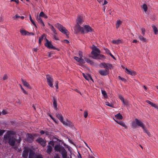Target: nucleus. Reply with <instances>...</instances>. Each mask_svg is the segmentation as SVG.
<instances>
[{"mask_svg": "<svg viewBox=\"0 0 158 158\" xmlns=\"http://www.w3.org/2000/svg\"><path fill=\"white\" fill-rule=\"evenodd\" d=\"M4 139L5 143H8L10 146H14L16 141L14 132L7 131L4 136Z\"/></svg>", "mask_w": 158, "mask_h": 158, "instance_id": "nucleus-1", "label": "nucleus"}, {"mask_svg": "<svg viewBox=\"0 0 158 158\" xmlns=\"http://www.w3.org/2000/svg\"><path fill=\"white\" fill-rule=\"evenodd\" d=\"M92 50L91 54L93 55L92 58L94 59H101V58H104L105 56L103 55H100V50L94 45H93L91 47Z\"/></svg>", "mask_w": 158, "mask_h": 158, "instance_id": "nucleus-2", "label": "nucleus"}, {"mask_svg": "<svg viewBox=\"0 0 158 158\" xmlns=\"http://www.w3.org/2000/svg\"><path fill=\"white\" fill-rule=\"evenodd\" d=\"M28 153H29V158H33L34 157V151L28 148H25L23 152L22 156L23 158H27Z\"/></svg>", "mask_w": 158, "mask_h": 158, "instance_id": "nucleus-3", "label": "nucleus"}, {"mask_svg": "<svg viewBox=\"0 0 158 158\" xmlns=\"http://www.w3.org/2000/svg\"><path fill=\"white\" fill-rule=\"evenodd\" d=\"M55 27L57 28L62 33L67 35L69 34V32L66 28L60 24L57 23L55 25Z\"/></svg>", "mask_w": 158, "mask_h": 158, "instance_id": "nucleus-4", "label": "nucleus"}, {"mask_svg": "<svg viewBox=\"0 0 158 158\" xmlns=\"http://www.w3.org/2000/svg\"><path fill=\"white\" fill-rule=\"evenodd\" d=\"M135 123L133 122L132 123L131 126L133 128H136L137 126H139L141 127L144 126L143 123L141 121L139 120L137 118L135 119Z\"/></svg>", "mask_w": 158, "mask_h": 158, "instance_id": "nucleus-5", "label": "nucleus"}, {"mask_svg": "<svg viewBox=\"0 0 158 158\" xmlns=\"http://www.w3.org/2000/svg\"><path fill=\"white\" fill-rule=\"evenodd\" d=\"M46 78L48 85L52 88H53L54 86L53 85V80L52 77L50 75H48L46 76Z\"/></svg>", "mask_w": 158, "mask_h": 158, "instance_id": "nucleus-6", "label": "nucleus"}, {"mask_svg": "<svg viewBox=\"0 0 158 158\" xmlns=\"http://www.w3.org/2000/svg\"><path fill=\"white\" fill-rule=\"evenodd\" d=\"M99 66L101 68H104L108 70L109 69H111L112 68V65L109 63H101L99 64Z\"/></svg>", "mask_w": 158, "mask_h": 158, "instance_id": "nucleus-7", "label": "nucleus"}, {"mask_svg": "<svg viewBox=\"0 0 158 158\" xmlns=\"http://www.w3.org/2000/svg\"><path fill=\"white\" fill-rule=\"evenodd\" d=\"M74 30L76 33H77L80 31H81L83 33H84V28L82 27H81L80 26V25L77 24L75 27Z\"/></svg>", "mask_w": 158, "mask_h": 158, "instance_id": "nucleus-8", "label": "nucleus"}, {"mask_svg": "<svg viewBox=\"0 0 158 158\" xmlns=\"http://www.w3.org/2000/svg\"><path fill=\"white\" fill-rule=\"evenodd\" d=\"M61 123L64 125L71 127L73 129L74 128V125L71 122L69 121H67V122H65L63 120V121L61 122Z\"/></svg>", "mask_w": 158, "mask_h": 158, "instance_id": "nucleus-9", "label": "nucleus"}, {"mask_svg": "<svg viewBox=\"0 0 158 158\" xmlns=\"http://www.w3.org/2000/svg\"><path fill=\"white\" fill-rule=\"evenodd\" d=\"M62 155L63 158H67V152L64 147H62L59 152Z\"/></svg>", "mask_w": 158, "mask_h": 158, "instance_id": "nucleus-10", "label": "nucleus"}, {"mask_svg": "<svg viewBox=\"0 0 158 158\" xmlns=\"http://www.w3.org/2000/svg\"><path fill=\"white\" fill-rule=\"evenodd\" d=\"M46 42L45 44V46L50 49H55L56 48L54 47L50 42L47 39H46Z\"/></svg>", "mask_w": 158, "mask_h": 158, "instance_id": "nucleus-11", "label": "nucleus"}, {"mask_svg": "<svg viewBox=\"0 0 158 158\" xmlns=\"http://www.w3.org/2000/svg\"><path fill=\"white\" fill-rule=\"evenodd\" d=\"M36 141L38 143L40 144L43 147L45 146L46 143L45 141L42 138H39L36 140Z\"/></svg>", "mask_w": 158, "mask_h": 158, "instance_id": "nucleus-12", "label": "nucleus"}, {"mask_svg": "<svg viewBox=\"0 0 158 158\" xmlns=\"http://www.w3.org/2000/svg\"><path fill=\"white\" fill-rule=\"evenodd\" d=\"M98 72L102 75L106 76L108 73V69H100L98 70Z\"/></svg>", "mask_w": 158, "mask_h": 158, "instance_id": "nucleus-13", "label": "nucleus"}, {"mask_svg": "<svg viewBox=\"0 0 158 158\" xmlns=\"http://www.w3.org/2000/svg\"><path fill=\"white\" fill-rule=\"evenodd\" d=\"M26 140L28 142H31L33 141V137L31 135L28 134L27 135Z\"/></svg>", "mask_w": 158, "mask_h": 158, "instance_id": "nucleus-14", "label": "nucleus"}, {"mask_svg": "<svg viewBox=\"0 0 158 158\" xmlns=\"http://www.w3.org/2000/svg\"><path fill=\"white\" fill-rule=\"evenodd\" d=\"M84 33H86L88 32H90L92 31V29L89 25H85L84 26Z\"/></svg>", "mask_w": 158, "mask_h": 158, "instance_id": "nucleus-15", "label": "nucleus"}, {"mask_svg": "<svg viewBox=\"0 0 158 158\" xmlns=\"http://www.w3.org/2000/svg\"><path fill=\"white\" fill-rule=\"evenodd\" d=\"M126 73L132 76H134L136 74V72L133 70H131L127 68H126Z\"/></svg>", "mask_w": 158, "mask_h": 158, "instance_id": "nucleus-16", "label": "nucleus"}, {"mask_svg": "<svg viewBox=\"0 0 158 158\" xmlns=\"http://www.w3.org/2000/svg\"><path fill=\"white\" fill-rule=\"evenodd\" d=\"M82 75L85 78L86 80L89 81L90 79L92 81L94 82L93 80L89 75L87 74H85L83 73H82Z\"/></svg>", "mask_w": 158, "mask_h": 158, "instance_id": "nucleus-17", "label": "nucleus"}, {"mask_svg": "<svg viewBox=\"0 0 158 158\" xmlns=\"http://www.w3.org/2000/svg\"><path fill=\"white\" fill-rule=\"evenodd\" d=\"M36 19L39 23L42 24L43 26H44V24L40 16H37Z\"/></svg>", "mask_w": 158, "mask_h": 158, "instance_id": "nucleus-18", "label": "nucleus"}, {"mask_svg": "<svg viewBox=\"0 0 158 158\" xmlns=\"http://www.w3.org/2000/svg\"><path fill=\"white\" fill-rule=\"evenodd\" d=\"M21 80L22 82L23 85L27 87L28 88L31 89V87L30 86V85L27 83L26 81L23 80V79H21Z\"/></svg>", "mask_w": 158, "mask_h": 158, "instance_id": "nucleus-19", "label": "nucleus"}, {"mask_svg": "<svg viewBox=\"0 0 158 158\" xmlns=\"http://www.w3.org/2000/svg\"><path fill=\"white\" fill-rule=\"evenodd\" d=\"M53 105L55 109L57 110V102L56 98L54 97H53Z\"/></svg>", "mask_w": 158, "mask_h": 158, "instance_id": "nucleus-20", "label": "nucleus"}, {"mask_svg": "<svg viewBox=\"0 0 158 158\" xmlns=\"http://www.w3.org/2000/svg\"><path fill=\"white\" fill-rule=\"evenodd\" d=\"M138 38L143 42H147V39L141 35H139Z\"/></svg>", "mask_w": 158, "mask_h": 158, "instance_id": "nucleus-21", "label": "nucleus"}, {"mask_svg": "<svg viewBox=\"0 0 158 158\" xmlns=\"http://www.w3.org/2000/svg\"><path fill=\"white\" fill-rule=\"evenodd\" d=\"M83 22L82 18L80 17H78L77 19V24L80 25Z\"/></svg>", "mask_w": 158, "mask_h": 158, "instance_id": "nucleus-22", "label": "nucleus"}, {"mask_svg": "<svg viewBox=\"0 0 158 158\" xmlns=\"http://www.w3.org/2000/svg\"><path fill=\"white\" fill-rule=\"evenodd\" d=\"M152 27L155 34V35L157 34H158V30L157 27L154 25L152 26Z\"/></svg>", "mask_w": 158, "mask_h": 158, "instance_id": "nucleus-23", "label": "nucleus"}, {"mask_svg": "<svg viewBox=\"0 0 158 158\" xmlns=\"http://www.w3.org/2000/svg\"><path fill=\"white\" fill-rule=\"evenodd\" d=\"M112 43L113 44H118L122 43L121 40L118 39L117 40H113L112 41Z\"/></svg>", "mask_w": 158, "mask_h": 158, "instance_id": "nucleus-24", "label": "nucleus"}, {"mask_svg": "<svg viewBox=\"0 0 158 158\" xmlns=\"http://www.w3.org/2000/svg\"><path fill=\"white\" fill-rule=\"evenodd\" d=\"M52 150V146L50 145L47 146V152L49 154H50Z\"/></svg>", "mask_w": 158, "mask_h": 158, "instance_id": "nucleus-25", "label": "nucleus"}, {"mask_svg": "<svg viewBox=\"0 0 158 158\" xmlns=\"http://www.w3.org/2000/svg\"><path fill=\"white\" fill-rule=\"evenodd\" d=\"M48 25L50 26V28L51 29V31H53V32L56 35H57V33L56 32V30L55 29L53 26L50 24L48 23Z\"/></svg>", "mask_w": 158, "mask_h": 158, "instance_id": "nucleus-26", "label": "nucleus"}, {"mask_svg": "<svg viewBox=\"0 0 158 158\" xmlns=\"http://www.w3.org/2000/svg\"><path fill=\"white\" fill-rule=\"evenodd\" d=\"M122 22L120 20H118L116 21V28L117 29H118L120 26V25L122 24Z\"/></svg>", "mask_w": 158, "mask_h": 158, "instance_id": "nucleus-27", "label": "nucleus"}, {"mask_svg": "<svg viewBox=\"0 0 158 158\" xmlns=\"http://www.w3.org/2000/svg\"><path fill=\"white\" fill-rule=\"evenodd\" d=\"M115 116L116 118L118 119H122L123 118V116L120 113H119L115 115Z\"/></svg>", "mask_w": 158, "mask_h": 158, "instance_id": "nucleus-28", "label": "nucleus"}, {"mask_svg": "<svg viewBox=\"0 0 158 158\" xmlns=\"http://www.w3.org/2000/svg\"><path fill=\"white\" fill-rule=\"evenodd\" d=\"M20 32L21 33L22 35H27L28 31L24 30H20Z\"/></svg>", "mask_w": 158, "mask_h": 158, "instance_id": "nucleus-29", "label": "nucleus"}, {"mask_svg": "<svg viewBox=\"0 0 158 158\" xmlns=\"http://www.w3.org/2000/svg\"><path fill=\"white\" fill-rule=\"evenodd\" d=\"M56 116L60 120L61 122L63 121V117L60 114H56Z\"/></svg>", "mask_w": 158, "mask_h": 158, "instance_id": "nucleus-30", "label": "nucleus"}, {"mask_svg": "<svg viewBox=\"0 0 158 158\" xmlns=\"http://www.w3.org/2000/svg\"><path fill=\"white\" fill-rule=\"evenodd\" d=\"M141 7L144 10V11L146 12L148 10V7L146 4H143L141 6Z\"/></svg>", "mask_w": 158, "mask_h": 158, "instance_id": "nucleus-31", "label": "nucleus"}, {"mask_svg": "<svg viewBox=\"0 0 158 158\" xmlns=\"http://www.w3.org/2000/svg\"><path fill=\"white\" fill-rule=\"evenodd\" d=\"M119 122V124L120 125H121L123 127H124L126 129L127 128V126L125 124L124 122L121 121L120 122Z\"/></svg>", "mask_w": 158, "mask_h": 158, "instance_id": "nucleus-32", "label": "nucleus"}, {"mask_svg": "<svg viewBox=\"0 0 158 158\" xmlns=\"http://www.w3.org/2000/svg\"><path fill=\"white\" fill-rule=\"evenodd\" d=\"M62 147H60L58 145H56L55 147V149L56 151L59 152L61 148H62Z\"/></svg>", "mask_w": 158, "mask_h": 158, "instance_id": "nucleus-33", "label": "nucleus"}, {"mask_svg": "<svg viewBox=\"0 0 158 158\" xmlns=\"http://www.w3.org/2000/svg\"><path fill=\"white\" fill-rule=\"evenodd\" d=\"M142 128L143 129V131L145 132L149 136L150 135V132L148 131L147 129L145 128L144 125L143 127H142Z\"/></svg>", "mask_w": 158, "mask_h": 158, "instance_id": "nucleus-34", "label": "nucleus"}, {"mask_svg": "<svg viewBox=\"0 0 158 158\" xmlns=\"http://www.w3.org/2000/svg\"><path fill=\"white\" fill-rule=\"evenodd\" d=\"M14 18V19H16L17 18H20L22 19H23L24 18V17L23 16H20L19 15L16 14L15 15Z\"/></svg>", "mask_w": 158, "mask_h": 158, "instance_id": "nucleus-35", "label": "nucleus"}, {"mask_svg": "<svg viewBox=\"0 0 158 158\" xmlns=\"http://www.w3.org/2000/svg\"><path fill=\"white\" fill-rule=\"evenodd\" d=\"M39 16L40 17H43L46 19L48 18V16L44 14L43 12H41L40 13Z\"/></svg>", "mask_w": 158, "mask_h": 158, "instance_id": "nucleus-36", "label": "nucleus"}, {"mask_svg": "<svg viewBox=\"0 0 158 158\" xmlns=\"http://www.w3.org/2000/svg\"><path fill=\"white\" fill-rule=\"evenodd\" d=\"M85 60L87 63H89L90 64H93L94 63L92 61L88 58H85Z\"/></svg>", "mask_w": 158, "mask_h": 158, "instance_id": "nucleus-37", "label": "nucleus"}, {"mask_svg": "<svg viewBox=\"0 0 158 158\" xmlns=\"http://www.w3.org/2000/svg\"><path fill=\"white\" fill-rule=\"evenodd\" d=\"M146 102L147 103L149 104L150 105L152 106L153 107L154 106V105L155 104L153 103L152 102L148 100H146Z\"/></svg>", "mask_w": 158, "mask_h": 158, "instance_id": "nucleus-38", "label": "nucleus"}, {"mask_svg": "<svg viewBox=\"0 0 158 158\" xmlns=\"http://www.w3.org/2000/svg\"><path fill=\"white\" fill-rule=\"evenodd\" d=\"M102 93L105 98H107V95L106 91L105 90H102Z\"/></svg>", "mask_w": 158, "mask_h": 158, "instance_id": "nucleus-39", "label": "nucleus"}, {"mask_svg": "<svg viewBox=\"0 0 158 158\" xmlns=\"http://www.w3.org/2000/svg\"><path fill=\"white\" fill-rule=\"evenodd\" d=\"M45 36L44 34H43L39 38V43L41 44V43L42 41L43 40V39L44 37Z\"/></svg>", "mask_w": 158, "mask_h": 158, "instance_id": "nucleus-40", "label": "nucleus"}, {"mask_svg": "<svg viewBox=\"0 0 158 158\" xmlns=\"http://www.w3.org/2000/svg\"><path fill=\"white\" fill-rule=\"evenodd\" d=\"M8 76L7 74H5L2 77V80L3 81L7 80L8 79Z\"/></svg>", "mask_w": 158, "mask_h": 158, "instance_id": "nucleus-41", "label": "nucleus"}, {"mask_svg": "<svg viewBox=\"0 0 158 158\" xmlns=\"http://www.w3.org/2000/svg\"><path fill=\"white\" fill-rule=\"evenodd\" d=\"M29 19H30V21H31V23L33 24V25H34V26H35V27H36V24H35V22H34V21L32 19L31 17V15H29Z\"/></svg>", "mask_w": 158, "mask_h": 158, "instance_id": "nucleus-42", "label": "nucleus"}, {"mask_svg": "<svg viewBox=\"0 0 158 158\" xmlns=\"http://www.w3.org/2000/svg\"><path fill=\"white\" fill-rule=\"evenodd\" d=\"M40 133L41 134V135H42L43 134H45L46 135H48V133L47 131L44 132L43 131H41L40 132Z\"/></svg>", "mask_w": 158, "mask_h": 158, "instance_id": "nucleus-43", "label": "nucleus"}, {"mask_svg": "<svg viewBox=\"0 0 158 158\" xmlns=\"http://www.w3.org/2000/svg\"><path fill=\"white\" fill-rule=\"evenodd\" d=\"M79 62L81 64H84L85 63V60L82 58H80Z\"/></svg>", "mask_w": 158, "mask_h": 158, "instance_id": "nucleus-44", "label": "nucleus"}, {"mask_svg": "<svg viewBox=\"0 0 158 158\" xmlns=\"http://www.w3.org/2000/svg\"><path fill=\"white\" fill-rule=\"evenodd\" d=\"M34 157H33V158H43L42 155H34Z\"/></svg>", "mask_w": 158, "mask_h": 158, "instance_id": "nucleus-45", "label": "nucleus"}, {"mask_svg": "<svg viewBox=\"0 0 158 158\" xmlns=\"http://www.w3.org/2000/svg\"><path fill=\"white\" fill-rule=\"evenodd\" d=\"M141 30L142 31V33L143 35H144L145 32V30L144 28H142L141 29Z\"/></svg>", "mask_w": 158, "mask_h": 158, "instance_id": "nucleus-46", "label": "nucleus"}, {"mask_svg": "<svg viewBox=\"0 0 158 158\" xmlns=\"http://www.w3.org/2000/svg\"><path fill=\"white\" fill-rule=\"evenodd\" d=\"M78 54L80 58L83 57L82 52L79 51L78 52Z\"/></svg>", "mask_w": 158, "mask_h": 158, "instance_id": "nucleus-47", "label": "nucleus"}, {"mask_svg": "<svg viewBox=\"0 0 158 158\" xmlns=\"http://www.w3.org/2000/svg\"><path fill=\"white\" fill-rule=\"evenodd\" d=\"M49 116L56 123H57V121L51 114H49Z\"/></svg>", "mask_w": 158, "mask_h": 158, "instance_id": "nucleus-48", "label": "nucleus"}, {"mask_svg": "<svg viewBox=\"0 0 158 158\" xmlns=\"http://www.w3.org/2000/svg\"><path fill=\"white\" fill-rule=\"evenodd\" d=\"M88 116V112L87 111H84V116L85 118H86Z\"/></svg>", "mask_w": 158, "mask_h": 158, "instance_id": "nucleus-49", "label": "nucleus"}, {"mask_svg": "<svg viewBox=\"0 0 158 158\" xmlns=\"http://www.w3.org/2000/svg\"><path fill=\"white\" fill-rule=\"evenodd\" d=\"M55 86L56 87V89H58V84L59 82L58 81H56L55 82Z\"/></svg>", "mask_w": 158, "mask_h": 158, "instance_id": "nucleus-50", "label": "nucleus"}, {"mask_svg": "<svg viewBox=\"0 0 158 158\" xmlns=\"http://www.w3.org/2000/svg\"><path fill=\"white\" fill-rule=\"evenodd\" d=\"M119 98L121 100L122 102L124 100L123 97L121 95H119Z\"/></svg>", "mask_w": 158, "mask_h": 158, "instance_id": "nucleus-51", "label": "nucleus"}, {"mask_svg": "<svg viewBox=\"0 0 158 158\" xmlns=\"http://www.w3.org/2000/svg\"><path fill=\"white\" fill-rule=\"evenodd\" d=\"M106 105L108 106H109L110 107H112V104H110L109 102H105Z\"/></svg>", "mask_w": 158, "mask_h": 158, "instance_id": "nucleus-52", "label": "nucleus"}, {"mask_svg": "<svg viewBox=\"0 0 158 158\" xmlns=\"http://www.w3.org/2000/svg\"><path fill=\"white\" fill-rule=\"evenodd\" d=\"M74 59L76 60L77 61L79 62V59H80V57L78 58L77 56H74Z\"/></svg>", "mask_w": 158, "mask_h": 158, "instance_id": "nucleus-53", "label": "nucleus"}, {"mask_svg": "<svg viewBox=\"0 0 158 158\" xmlns=\"http://www.w3.org/2000/svg\"><path fill=\"white\" fill-rule=\"evenodd\" d=\"M5 131V130H0V136L2 135Z\"/></svg>", "mask_w": 158, "mask_h": 158, "instance_id": "nucleus-54", "label": "nucleus"}, {"mask_svg": "<svg viewBox=\"0 0 158 158\" xmlns=\"http://www.w3.org/2000/svg\"><path fill=\"white\" fill-rule=\"evenodd\" d=\"M57 35L55 34V35H53V38L55 40H58L59 39H58V37L57 36Z\"/></svg>", "mask_w": 158, "mask_h": 158, "instance_id": "nucleus-55", "label": "nucleus"}, {"mask_svg": "<svg viewBox=\"0 0 158 158\" xmlns=\"http://www.w3.org/2000/svg\"><path fill=\"white\" fill-rule=\"evenodd\" d=\"M105 50L106 52L108 54H109L110 53V50L109 49H108L105 48Z\"/></svg>", "mask_w": 158, "mask_h": 158, "instance_id": "nucleus-56", "label": "nucleus"}, {"mask_svg": "<svg viewBox=\"0 0 158 158\" xmlns=\"http://www.w3.org/2000/svg\"><path fill=\"white\" fill-rule=\"evenodd\" d=\"M118 77L119 79L123 81H124L125 80V79L124 78L121 77L120 76H118Z\"/></svg>", "mask_w": 158, "mask_h": 158, "instance_id": "nucleus-57", "label": "nucleus"}, {"mask_svg": "<svg viewBox=\"0 0 158 158\" xmlns=\"http://www.w3.org/2000/svg\"><path fill=\"white\" fill-rule=\"evenodd\" d=\"M2 113L3 114H7V112L5 110H3L2 111Z\"/></svg>", "mask_w": 158, "mask_h": 158, "instance_id": "nucleus-58", "label": "nucleus"}, {"mask_svg": "<svg viewBox=\"0 0 158 158\" xmlns=\"http://www.w3.org/2000/svg\"><path fill=\"white\" fill-rule=\"evenodd\" d=\"M21 140V138L19 137V139H17L16 141L18 143H20Z\"/></svg>", "mask_w": 158, "mask_h": 158, "instance_id": "nucleus-59", "label": "nucleus"}, {"mask_svg": "<svg viewBox=\"0 0 158 158\" xmlns=\"http://www.w3.org/2000/svg\"><path fill=\"white\" fill-rule=\"evenodd\" d=\"M11 2H15L18 4L19 3V0H11Z\"/></svg>", "mask_w": 158, "mask_h": 158, "instance_id": "nucleus-60", "label": "nucleus"}, {"mask_svg": "<svg viewBox=\"0 0 158 158\" xmlns=\"http://www.w3.org/2000/svg\"><path fill=\"white\" fill-rule=\"evenodd\" d=\"M23 91V92L25 94H28V93L24 89H23V90H22Z\"/></svg>", "mask_w": 158, "mask_h": 158, "instance_id": "nucleus-61", "label": "nucleus"}, {"mask_svg": "<svg viewBox=\"0 0 158 158\" xmlns=\"http://www.w3.org/2000/svg\"><path fill=\"white\" fill-rule=\"evenodd\" d=\"M107 3H108L106 1V0H105L104 1V3H102V5H106V4Z\"/></svg>", "mask_w": 158, "mask_h": 158, "instance_id": "nucleus-62", "label": "nucleus"}, {"mask_svg": "<svg viewBox=\"0 0 158 158\" xmlns=\"http://www.w3.org/2000/svg\"><path fill=\"white\" fill-rule=\"evenodd\" d=\"M103 0H98V2L100 4L102 5Z\"/></svg>", "mask_w": 158, "mask_h": 158, "instance_id": "nucleus-63", "label": "nucleus"}, {"mask_svg": "<svg viewBox=\"0 0 158 158\" xmlns=\"http://www.w3.org/2000/svg\"><path fill=\"white\" fill-rule=\"evenodd\" d=\"M123 103V104H124V105H127V102H126V101H125L124 100L122 102Z\"/></svg>", "mask_w": 158, "mask_h": 158, "instance_id": "nucleus-64", "label": "nucleus"}]
</instances>
